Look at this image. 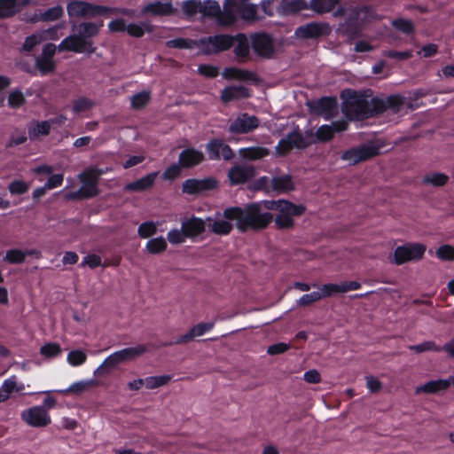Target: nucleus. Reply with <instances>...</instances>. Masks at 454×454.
I'll return each instance as SVG.
<instances>
[{"label":"nucleus","instance_id":"nucleus-1","mask_svg":"<svg viewBox=\"0 0 454 454\" xmlns=\"http://www.w3.org/2000/svg\"><path fill=\"white\" fill-rule=\"evenodd\" d=\"M223 215L229 221H236V228L242 233L248 230L265 229L273 219L271 213L262 212V205L258 202L247 204L244 207H226Z\"/></svg>","mask_w":454,"mask_h":454},{"label":"nucleus","instance_id":"nucleus-2","mask_svg":"<svg viewBox=\"0 0 454 454\" xmlns=\"http://www.w3.org/2000/svg\"><path fill=\"white\" fill-rule=\"evenodd\" d=\"M103 22L82 21L72 24L73 34L64 38L58 46L59 51L93 54L97 47L93 38L98 35Z\"/></svg>","mask_w":454,"mask_h":454},{"label":"nucleus","instance_id":"nucleus-3","mask_svg":"<svg viewBox=\"0 0 454 454\" xmlns=\"http://www.w3.org/2000/svg\"><path fill=\"white\" fill-rule=\"evenodd\" d=\"M263 19L264 16L258 14L257 5L249 3V0H225L220 25L232 26L238 20L254 23Z\"/></svg>","mask_w":454,"mask_h":454},{"label":"nucleus","instance_id":"nucleus-4","mask_svg":"<svg viewBox=\"0 0 454 454\" xmlns=\"http://www.w3.org/2000/svg\"><path fill=\"white\" fill-rule=\"evenodd\" d=\"M197 45L207 54H217L233 47V38L231 35L217 34L200 38Z\"/></svg>","mask_w":454,"mask_h":454},{"label":"nucleus","instance_id":"nucleus-5","mask_svg":"<svg viewBox=\"0 0 454 454\" xmlns=\"http://www.w3.org/2000/svg\"><path fill=\"white\" fill-rule=\"evenodd\" d=\"M426 246L420 243H406L394 251V263L403 265L408 262L419 261L426 252Z\"/></svg>","mask_w":454,"mask_h":454},{"label":"nucleus","instance_id":"nucleus-6","mask_svg":"<svg viewBox=\"0 0 454 454\" xmlns=\"http://www.w3.org/2000/svg\"><path fill=\"white\" fill-rule=\"evenodd\" d=\"M379 154L380 147L378 145L374 144H364L345 151L342 154V159L352 164H357L372 159Z\"/></svg>","mask_w":454,"mask_h":454},{"label":"nucleus","instance_id":"nucleus-7","mask_svg":"<svg viewBox=\"0 0 454 454\" xmlns=\"http://www.w3.org/2000/svg\"><path fill=\"white\" fill-rule=\"evenodd\" d=\"M251 47L256 55L270 59L274 53L272 36L265 32H257L250 35Z\"/></svg>","mask_w":454,"mask_h":454},{"label":"nucleus","instance_id":"nucleus-8","mask_svg":"<svg viewBox=\"0 0 454 454\" xmlns=\"http://www.w3.org/2000/svg\"><path fill=\"white\" fill-rule=\"evenodd\" d=\"M217 186L218 181L215 177H206L203 179L189 178L183 183L182 191L184 193L194 195L215 190Z\"/></svg>","mask_w":454,"mask_h":454},{"label":"nucleus","instance_id":"nucleus-9","mask_svg":"<svg viewBox=\"0 0 454 454\" xmlns=\"http://www.w3.org/2000/svg\"><path fill=\"white\" fill-rule=\"evenodd\" d=\"M259 126V119L247 113L239 115L229 126V132L232 134H247Z\"/></svg>","mask_w":454,"mask_h":454},{"label":"nucleus","instance_id":"nucleus-10","mask_svg":"<svg viewBox=\"0 0 454 454\" xmlns=\"http://www.w3.org/2000/svg\"><path fill=\"white\" fill-rule=\"evenodd\" d=\"M263 207L268 210H278L286 213L290 217L300 216L306 211V207L301 204H294L288 200H264Z\"/></svg>","mask_w":454,"mask_h":454},{"label":"nucleus","instance_id":"nucleus-11","mask_svg":"<svg viewBox=\"0 0 454 454\" xmlns=\"http://www.w3.org/2000/svg\"><path fill=\"white\" fill-rule=\"evenodd\" d=\"M337 104L336 98L325 96L311 102L309 106L311 113L324 116L325 119L328 120L335 114Z\"/></svg>","mask_w":454,"mask_h":454},{"label":"nucleus","instance_id":"nucleus-12","mask_svg":"<svg viewBox=\"0 0 454 454\" xmlns=\"http://www.w3.org/2000/svg\"><path fill=\"white\" fill-rule=\"evenodd\" d=\"M215 324L213 322L199 323L195 325L187 333L179 336L175 340L164 342L162 346L168 347L175 344H185L192 340L195 337L202 336L207 332L213 329Z\"/></svg>","mask_w":454,"mask_h":454},{"label":"nucleus","instance_id":"nucleus-13","mask_svg":"<svg viewBox=\"0 0 454 454\" xmlns=\"http://www.w3.org/2000/svg\"><path fill=\"white\" fill-rule=\"evenodd\" d=\"M176 10L171 2L154 1L145 5L142 10V14H150L153 16H171L176 13Z\"/></svg>","mask_w":454,"mask_h":454},{"label":"nucleus","instance_id":"nucleus-14","mask_svg":"<svg viewBox=\"0 0 454 454\" xmlns=\"http://www.w3.org/2000/svg\"><path fill=\"white\" fill-rule=\"evenodd\" d=\"M182 230L187 239H195L206 231V223L203 219L192 215L182 222Z\"/></svg>","mask_w":454,"mask_h":454},{"label":"nucleus","instance_id":"nucleus-15","mask_svg":"<svg viewBox=\"0 0 454 454\" xmlns=\"http://www.w3.org/2000/svg\"><path fill=\"white\" fill-rule=\"evenodd\" d=\"M204 160L203 153L193 147L183 150L178 157V162L184 168H193L200 164Z\"/></svg>","mask_w":454,"mask_h":454},{"label":"nucleus","instance_id":"nucleus-16","mask_svg":"<svg viewBox=\"0 0 454 454\" xmlns=\"http://www.w3.org/2000/svg\"><path fill=\"white\" fill-rule=\"evenodd\" d=\"M354 96L347 102V108L348 112H352L356 117L368 118L370 117V106L369 101L361 96H357L356 91H353Z\"/></svg>","mask_w":454,"mask_h":454},{"label":"nucleus","instance_id":"nucleus-17","mask_svg":"<svg viewBox=\"0 0 454 454\" xmlns=\"http://www.w3.org/2000/svg\"><path fill=\"white\" fill-rule=\"evenodd\" d=\"M451 385L454 386V376L448 379H439L426 382L424 385L418 387L416 392L426 394H437L447 390Z\"/></svg>","mask_w":454,"mask_h":454},{"label":"nucleus","instance_id":"nucleus-18","mask_svg":"<svg viewBox=\"0 0 454 454\" xmlns=\"http://www.w3.org/2000/svg\"><path fill=\"white\" fill-rule=\"evenodd\" d=\"M277 14L280 16H288L296 14L300 11L308 9V4L304 0H276Z\"/></svg>","mask_w":454,"mask_h":454},{"label":"nucleus","instance_id":"nucleus-19","mask_svg":"<svg viewBox=\"0 0 454 454\" xmlns=\"http://www.w3.org/2000/svg\"><path fill=\"white\" fill-rule=\"evenodd\" d=\"M159 175L158 171L151 172L146 176L127 184L124 186L125 192H142L150 190L154 185L156 178Z\"/></svg>","mask_w":454,"mask_h":454},{"label":"nucleus","instance_id":"nucleus-20","mask_svg":"<svg viewBox=\"0 0 454 454\" xmlns=\"http://www.w3.org/2000/svg\"><path fill=\"white\" fill-rule=\"evenodd\" d=\"M99 194L98 186L93 184H82L77 191L69 192L65 194L67 200H82L92 199Z\"/></svg>","mask_w":454,"mask_h":454},{"label":"nucleus","instance_id":"nucleus-21","mask_svg":"<svg viewBox=\"0 0 454 454\" xmlns=\"http://www.w3.org/2000/svg\"><path fill=\"white\" fill-rule=\"evenodd\" d=\"M249 97V90L243 85L227 86L221 92V100L223 103H229L241 98H247Z\"/></svg>","mask_w":454,"mask_h":454},{"label":"nucleus","instance_id":"nucleus-22","mask_svg":"<svg viewBox=\"0 0 454 454\" xmlns=\"http://www.w3.org/2000/svg\"><path fill=\"white\" fill-rule=\"evenodd\" d=\"M254 175V171L250 168L241 166H234L230 168L228 177L231 185H239L247 183Z\"/></svg>","mask_w":454,"mask_h":454},{"label":"nucleus","instance_id":"nucleus-23","mask_svg":"<svg viewBox=\"0 0 454 454\" xmlns=\"http://www.w3.org/2000/svg\"><path fill=\"white\" fill-rule=\"evenodd\" d=\"M233 44L237 43L234 48V53L239 59V62H245L250 54V45L247 36L244 33H238L232 35Z\"/></svg>","mask_w":454,"mask_h":454},{"label":"nucleus","instance_id":"nucleus-24","mask_svg":"<svg viewBox=\"0 0 454 454\" xmlns=\"http://www.w3.org/2000/svg\"><path fill=\"white\" fill-rule=\"evenodd\" d=\"M51 423L48 411L42 406L30 408V427H44Z\"/></svg>","mask_w":454,"mask_h":454},{"label":"nucleus","instance_id":"nucleus-25","mask_svg":"<svg viewBox=\"0 0 454 454\" xmlns=\"http://www.w3.org/2000/svg\"><path fill=\"white\" fill-rule=\"evenodd\" d=\"M223 76L227 80L251 81L256 82L257 75L255 73L234 67H226L223 71Z\"/></svg>","mask_w":454,"mask_h":454},{"label":"nucleus","instance_id":"nucleus-26","mask_svg":"<svg viewBox=\"0 0 454 454\" xmlns=\"http://www.w3.org/2000/svg\"><path fill=\"white\" fill-rule=\"evenodd\" d=\"M295 35L303 39H314L324 35L323 26L317 22H310L303 26H300Z\"/></svg>","mask_w":454,"mask_h":454},{"label":"nucleus","instance_id":"nucleus-27","mask_svg":"<svg viewBox=\"0 0 454 454\" xmlns=\"http://www.w3.org/2000/svg\"><path fill=\"white\" fill-rule=\"evenodd\" d=\"M27 0H0V19H6L20 12Z\"/></svg>","mask_w":454,"mask_h":454},{"label":"nucleus","instance_id":"nucleus-28","mask_svg":"<svg viewBox=\"0 0 454 454\" xmlns=\"http://www.w3.org/2000/svg\"><path fill=\"white\" fill-rule=\"evenodd\" d=\"M200 13L208 18H215L220 24V18L223 11L220 4L215 0L200 1Z\"/></svg>","mask_w":454,"mask_h":454},{"label":"nucleus","instance_id":"nucleus-29","mask_svg":"<svg viewBox=\"0 0 454 454\" xmlns=\"http://www.w3.org/2000/svg\"><path fill=\"white\" fill-rule=\"evenodd\" d=\"M271 189L278 192H289L294 190V184L290 175L275 176L271 179Z\"/></svg>","mask_w":454,"mask_h":454},{"label":"nucleus","instance_id":"nucleus-30","mask_svg":"<svg viewBox=\"0 0 454 454\" xmlns=\"http://www.w3.org/2000/svg\"><path fill=\"white\" fill-rule=\"evenodd\" d=\"M116 9L113 7L95 4L87 2L85 19L96 18L98 16H107L109 14L114 13Z\"/></svg>","mask_w":454,"mask_h":454},{"label":"nucleus","instance_id":"nucleus-31","mask_svg":"<svg viewBox=\"0 0 454 454\" xmlns=\"http://www.w3.org/2000/svg\"><path fill=\"white\" fill-rule=\"evenodd\" d=\"M87 2L72 0L67 5V12L70 18H84L86 16Z\"/></svg>","mask_w":454,"mask_h":454},{"label":"nucleus","instance_id":"nucleus-32","mask_svg":"<svg viewBox=\"0 0 454 454\" xmlns=\"http://www.w3.org/2000/svg\"><path fill=\"white\" fill-rule=\"evenodd\" d=\"M104 170L98 168H86L82 173L79 175V180L82 184H95L98 186V180L100 176L104 174Z\"/></svg>","mask_w":454,"mask_h":454},{"label":"nucleus","instance_id":"nucleus-33","mask_svg":"<svg viewBox=\"0 0 454 454\" xmlns=\"http://www.w3.org/2000/svg\"><path fill=\"white\" fill-rule=\"evenodd\" d=\"M286 136L287 137H291L290 142L293 148L303 150L310 145V143L303 136L299 127H296L293 131L288 133Z\"/></svg>","mask_w":454,"mask_h":454},{"label":"nucleus","instance_id":"nucleus-34","mask_svg":"<svg viewBox=\"0 0 454 454\" xmlns=\"http://www.w3.org/2000/svg\"><path fill=\"white\" fill-rule=\"evenodd\" d=\"M26 103L24 93L18 88L12 90L7 96V105L12 109H19Z\"/></svg>","mask_w":454,"mask_h":454},{"label":"nucleus","instance_id":"nucleus-35","mask_svg":"<svg viewBox=\"0 0 454 454\" xmlns=\"http://www.w3.org/2000/svg\"><path fill=\"white\" fill-rule=\"evenodd\" d=\"M127 33L133 37L141 38L145 32H152L153 27L148 22H141L140 24L130 23L127 25Z\"/></svg>","mask_w":454,"mask_h":454},{"label":"nucleus","instance_id":"nucleus-36","mask_svg":"<svg viewBox=\"0 0 454 454\" xmlns=\"http://www.w3.org/2000/svg\"><path fill=\"white\" fill-rule=\"evenodd\" d=\"M339 0H311L310 7L317 13L330 12L334 9Z\"/></svg>","mask_w":454,"mask_h":454},{"label":"nucleus","instance_id":"nucleus-37","mask_svg":"<svg viewBox=\"0 0 454 454\" xmlns=\"http://www.w3.org/2000/svg\"><path fill=\"white\" fill-rule=\"evenodd\" d=\"M168 247L167 241L163 237L151 239L147 241L145 248L151 254H159Z\"/></svg>","mask_w":454,"mask_h":454},{"label":"nucleus","instance_id":"nucleus-38","mask_svg":"<svg viewBox=\"0 0 454 454\" xmlns=\"http://www.w3.org/2000/svg\"><path fill=\"white\" fill-rule=\"evenodd\" d=\"M209 229L216 235L226 236L233 230V224L225 220H216L209 224Z\"/></svg>","mask_w":454,"mask_h":454},{"label":"nucleus","instance_id":"nucleus-39","mask_svg":"<svg viewBox=\"0 0 454 454\" xmlns=\"http://www.w3.org/2000/svg\"><path fill=\"white\" fill-rule=\"evenodd\" d=\"M170 380V375H160L146 377L143 381L147 389H155L167 385Z\"/></svg>","mask_w":454,"mask_h":454},{"label":"nucleus","instance_id":"nucleus-40","mask_svg":"<svg viewBox=\"0 0 454 454\" xmlns=\"http://www.w3.org/2000/svg\"><path fill=\"white\" fill-rule=\"evenodd\" d=\"M151 100V92L143 90L136 93L131 98V106L136 110H140L145 107Z\"/></svg>","mask_w":454,"mask_h":454},{"label":"nucleus","instance_id":"nucleus-41","mask_svg":"<svg viewBox=\"0 0 454 454\" xmlns=\"http://www.w3.org/2000/svg\"><path fill=\"white\" fill-rule=\"evenodd\" d=\"M22 389H24V385L20 384L16 377H12L4 380L3 386L0 387L1 394L6 395V400L9 398L12 393L18 392Z\"/></svg>","mask_w":454,"mask_h":454},{"label":"nucleus","instance_id":"nucleus-42","mask_svg":"<svg viewBox=\"0 0 454 454\" xmlns=\"http://www.w3.org/2000/svg\"><path fill=\"white\" fill-rule=\"evenodd\" d=\"M35 67L42 75H47L54 73L56 63L53 59L38 57L36 59Z\"/></svg>","mask_w":454,"mask_h":454},{"label":"nucleus","instance_id":"nucleus-43","mask_svg":"<svg viewBox=\"0 0 454 454\" xmlns=\"http://www.w3.org/2000/svg\"><path fill=\"white\" fill-rule=\"evenodd\" d=\"M385 103L387 111L397 114L404 104V98L399 94L390 95L385 98Z\"/></svg>","mask_w":454,"mask_h":454},{"label":"nucleus","instance_id":"nucleus-44","mask_svg":"<svg viewBox=\"0 0 454 454\" xmlns=\"http://www.w3.org/2000/svg\"><path fill=\"white\" fill-rule=\"evenodd\" d=\"M95 106L93 100L80 97L73 102V112L76 114L90 110Z\"/></svg>","mask_w":454,"mask_h":454},{"label":"nucleus","instance_id":"nucleus-45","mask_svg":"<svg viewBox=\"0 0 454 454\" xmlns=\"http://www.w3.org/2000/svg\"><path fill=\"white\" fill-rule=\"evenodd\" d=\"M222 146V140L218 138L211 139L206 145V150L208 154L209 160H220V151Z\"/></svg>","mask_w":454,"mask_h":454},{"label":"nucleus","instance_id":"nucleus-46","mask_svg":"<svg viewBox=\"0 0 454 454\" xmlns=\"http://www.w3.org/2000/svg\"><path fill=\"white\" fill-rule=\"evenodd\" d=\"M157 224L152 221L142 223L137 229V234L141 239H147L157 232Z\"/></svg>","mask_w":454,"mask_h":454},{"label":"nucleus","instance_id":"nucleus-47","mask_svg":"<svg viewBox=\"0 0 454 454\" xmlns=\"http://www.w3.org/2000/svg\"><path fill=\"white\" fill-rule=\"evenodd\" d=\"M67 362L72 366H80L87 360V354L82 349H74L68 353Z\"/></svg>","mask_w":454,"mask_h":454},{"label":"nucleus","instance_id":"nucleus-48","mask_svg":"<svg viewBox=\"0 0 454 454\" xmlns=\"http://www.w3.org/2000/svg\"><path fill=\"white\" fill-rule=\"evenodd\" d=\"M409 349L417 354L426 351L441 352V346L436 345L433 340H427L417 345H411L409 347Z\"/></svg>","mask_w":454,"mask_h":454},{"label":"nucleus","instance_id":"nucleus-49","mask_svg":"<svg viewBox=\"0 0 454 454\" xmlns=\"http://www.w3.org/2000/svg\"><path fill=\"white\" fill-rule=\"evenodd\" d=\"M370 117L381 114L387 111L385 98L374 97L369 101Z\"/></svg>","mask_w":454,"mask_h":454},{"label":"nucleus","instance_id":"nucleus-50","mask_svg":"<svg viewBox=\"0 0 454 454\" xmlns=\"http://www.w3.org/2000/svg\"><path fill=\"white\" fill-rule=\"evenodd\" d=\"M392 26L398 31L406 35H411L414 32V25L411 20L403 18L395 19L392 21Z\"/></svg>","mask_w":454,"mask_h":454},{"label":"nucleus","instance_id":"nucleus-51","mask_svg":"<svg viewBox=\"0 0 454 454\" xmlns=\"http://www.w3.org/2000/svg\"><path fill=\"white\" fill-rule=\"evenodd\" d=\"M315 136L319 142L325 143L331 141L334 133L333 127L328 124L321 125L316 131Z\"/></svg>","mask_w":454,"mask_h":454},{"label":"nucleus","instance_id":"nucleus-52","mask_svg":"<svg viewBox=\"0 0 454 454\" xmlns=\"http://www.w3.org/2000/svg\"><path fill=\"white\" fill-rule=\"evenodd\" d=\"M147 350L146 347L145 345H137L136 347H130L126 348L123 349H121V352L123 356V358L125 361L127 360H132L144 353H145Z\"/></svg>","mask_w":454,"mask_h":454},{"label":"nucleus","instance_id":"nucleus-53","mask_svg":"<svg viewBox=\"0 0 454 454\" xmlns=\"http://www.w3.org/2000/svg\"><path fill=\"white\" fill-rule=\"evenodd\" d=\"M64 14L63 7L56 5L48 8L42 13V20L44 21H54L61 18Z\"/></svg>","mask_w":454,"mask_h":454},{"label":"nucleus","instance_id":"nucleus-54","mask_svg":"<svg viewBox=\"0 0 454 454\" xmlns=\"http://www.w3.org/2000/svg\"><path fill=\"white\" fill-rule=\"evenodd\" d=\"M319 289H320L319 294L321 295V299L326 298V297H331L334 294L342 293L341 283L340 284H333V283L324 284L319 287Z\"/></svg>","mask_w":454,"mask_h":454},{"label":"nucleus","instance_id":"nucleus-55","mask_svg":"<svg viewBox=\"0 0 454 454\" xmlns=\"http://www.w3.org/2000/svg\"><path fill=\"white\" fill-rule=\"evenodd\" d=\"M40 353L47 358H52L61 353V348L55 342L46 343L41 347Z\"/></svg>","mask_w":454,"mask_h":454},{"label":"nucleus","instance_id":"nucleus-56","mask_svg":"<svg viewBox=\"0 0 454 454\" xmlns=\"http://www.w3.org/2000/svg\"><path fill=\"white\" fill-rule=\"evenodd\" d=\"M182 10L187 16L200 13V0H186L182 4Z\"/></svg>","mask_w":454,"mask_h":454},{"label":"nucleus","instance_id":"nucleus-57","mask_svg":"<svg viewBox=\"0 0 454 454\" xmlns=\"http://www.w3.org/2000/svg\"><path fill=\"white\" fill-rule=\"evenodd\" d=\"M448 176L443 173H434L424 177L425 183L431 184L435 187L443 186L448 182Z\"/></svg>","mask_w":454,"mask_h":454},{"label":"nucleus","instance_id":"nucleus-58","mask_svg":"<svg viewBox=\"0 0 454 454\" xmlns=\"http://www.w3.org/2000/svg\"><path fill=\"white\" fill-rule=\"evenodd\" d=\"M275 223L278 229L286 230L293 228L294 221L286 213L279 212L275 218Z\"/></svg>","mask_w":454,"mask_h":454},{"label":"nucleus","instance_id":"nucleus-59","mask_svg":"<svg viewBox=\"0 0 454 454\" xmlns=\"http://www.w3.org/2000/svg\"><path fill=\"white\" fill-rule=\"evenodd\" d=\"M268 155V150L264 147H249L246 149L244 156L252 160L264 158Z\"/></svg>","mask_w":454,"mask_h":454},{"label":"nucleus","instance_id":"nucleus-60","mask_svg":"<svg viewBox=\"0 0 454 454\" xmlns=\"http://www.w3.org/2000/svg\"><path fill=\"white\" fill-rule=\"evenodd\" d=\"M27 256V253L20 249H10L6 252L4 260L10 263H20Z\"/></svg>","mask_w":454,"mask_h":454},{"label":"nucleus","instance_id":"nucleus-61","mask_svg":"<svg viewBox=\"0 0 454 454\" xmlns=\"http://www.w3.org/2000/svg\"><path fill=\"white\" fill-rule=\"evenodd\" d=\"M184 168L178 163H173L168 166L162 174V178L167 181H173L181 175V169Z\"/></svg>","mask_w":454,"mask_h":454},{"label":"nucleus","instance_id":"nucleus-62","mask_svg":"<svg viewBox=\"0 0 454 454\" xmlns=\"http://www.w3.org/2000/svg\"><path fill=\"white\" fill-rule=\"evenodd\" d=\"M290 138L291 137H287V136H286L278 141L276 146V153L278 155L284 157L292 152L294 148L292 147Z\"/></svg>","mask_w":454,"mask_h":454},{"label":"nucleus","instance_id":"nucleus-63","mask_svg":"<svg viewBox=\"0 0 454 454\" xmlns=\"http://www.w3.org/2000/svg\"><path fill=\"white\" fill-rule=\"evenodd\" d=\"M436 255L442 261H454V248L450 245H442L438 247Z\"/></svg>","mask_w":454,"mask_h":454},{"label":"nucleus","instance_id":"nucleus-64","mask_svg":"<svg viewBox=\"0 0 454 454\" xmlns=\"http://www.w3.org/2000/svg\"><path fill=\"white\" fill-rule=\"evenodd\" d=\"M321 300V295L319 292L315 291L310 294H303L298 301L297 305L300 307H307L313 304L316 301Z\"/></svg>","mask_w":454,"mask_h":454}]
</instances>
